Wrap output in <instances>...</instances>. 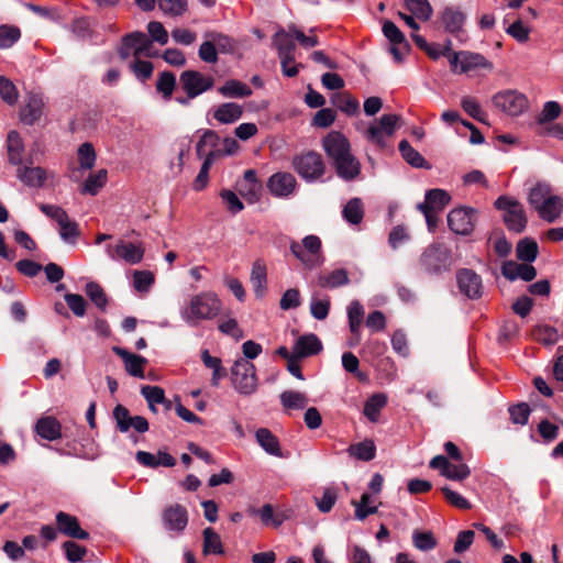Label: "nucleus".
Returning a JSON list of instances; mask_svg holds the SVG:
<instances>
[{
  "label": "nucleus",
  "mask_w": 563,
  "mask_h": 563,
  "mask_svg": "<svg viewBox=\"0 0 563 563\" xmlns=\"http://www.w3.org/2000/svg\"><path fill=\"white\" fill-rule=\"evenodd\" d=\"M322 147L334 162L339 176L353 179L360 174V163L351 154L349 140L340 132H330L322 141Z\"/></svg>",
  "instance_id": "obj_1"
},
{
  "label": "nucleus",
  "mask_w": 563,
  "mask_h": 563,
  "mask_svg": "<svg viewBox=\"0 0 563 563\" xmlns=\"http://www.w3.org/2000/svg\"><path fill=\"white\" fill-rule=\"evenodd\" d=\"M222 300L214 291H200L188 298L179 313L186 324L196 327L202 321L217 318L222 310Z\"/></svg>",
  "instance_id": "obj_2"
},
{
  "label": "nucleus",
  "mask_w": 563,
  "mask_h": 563,
  "mask_svg": "<svg viewBox=\"0 0 563 563\" xmlns=\"http://www.w3.org/2000/svg\"><path fill=\"white\" fill-rule=\"evenodd\" d=\"M528 201L548 222H553L561 214V199L547 183H537L529 191Z\"/></svg>",
  "instance_id": "obj_3"
},
{
  "label": "nucleus",
  "mask_w": 563,
  "mask_h": 563,
  "mask_svg": "<svg viewBox=\"0 0 563 563\" xmlns=\"http://www.w3.org/2000/svg\"><path fill=\"white\" fill-rule=\"evenodd\" d=\"M321 240L317 235H307L301 243L292 241L290 243V252L296 258L309 269L319 267L324 262L322 254Z\"/></svg>",
  "instance_id": "obj_4"
},
{
  "label": "nucleus",
  "mask_w": 563,
  "mask_h": 563,
  "mask_svg": "<svg viewBox=\"0 0 563 563\" xmlns=\"http://www.w3.org/2000/svg\"><path fill=\"white\" fill-rule=\"evenodd\" d=\"M449 64L451 71L456 75L468 74L479 69H493V63L485 56L470 51H453L449 56Z\"/></svg>",
  "instance_id": "obj_5"
},
{
  "label": "nucleus",
  "mask_w": 563,
  "mask_h": 563,
  "mask_svg": "<svg viewBox=\"0 0 563 563\" xmlns=\"http://www.w3.org/2000/svg\"><path fill=\"white\" fill-rule=\"evenodd\" d=\"M492 102L498 111L510 117L521 115L529 109V100L527 96L512 89L495 93Z\"/></svg>",
  "instance_id": "obj_6"
},
{
  "label": "nucleus",
  "mask_w": 563,
  "mask_h": 563,
  "mask_svg": "<svg viewBox=\"0 0 563 563\" xmlns=\"http://www.w3.org/2000/svg\"><path fill=\"white\" fill-rule=\"evenodd\" d=\"M400 117L397 114H384L378 121L373 122L365 131L368 142L378 147H385L387 141L394 135L399 125Z\"/></svg>",
  "instance_id": "obj_7"
},
{
  "label": "nucleus",
  "mask_w": 563,
  "mask_h": 563,
  "mask_svg": "<svg viewBox=\"0 0 563 563\" xmlns=\"http://www.w3.org/2000/svg\"><path fill=\"white\" fill-rule=\"evenodd\" d=\"M40 210L48 218L56 221L59 227V235L66 243H75L79 236L78 224L70 220L67 212L59 206L55 205H40Z\"/></svg>",
  "instance_id": "obj_8"
},
{
  "label": "nucleus",
  "mask_w": 563,
  "mask_h": 563,
  "mask_svg": "<svg viewBox=\"0 0 563 563\" xmlns=\"http://www.w3.org/2000/svg\"><path fill=\"white\" fill-rule=\"evenodd\" d=\"M232 383L240 394H253L257 388L255 366L245 360L236 361L232 367Z\"/></svg>",
  "instance_id": "obj_9"
},
{
  "label": "nucleus",
  "mask_w": 563,
  "mask_h": 563,
  "mask_svg": "<svg viewBox=\"0 0 563 563\" xmlns=\"http://www.w3.org/2000/svg\"><path fill=\"white\" fill-rule=\"evenodd\" d=\"M294 169L306 180L312 181L324 173V163L320 154L307 152L297 155L292 159Z\"/></svg>",
  "instance_id": "obj_10"
},
{
  "label": "nucleus",
  "mask_w": 563,
  "mask_h": 563,
  "mask_svg": "<svg viewBox=\"0 0 563 563\" xmlns=\"http://www.w3.org/2000/svg\"><path fill=\"white\" fill-rule=\"evenodd\" d=\"M497 209L503 211V218L509 230L521 232L527 224V218L522 206L507 197H499L495 201Z\"/></svg>",
  "instance_id": "obj_11"
},
{
  "label": "nucleus",
  "mask_w": 563,
  "mask_h": 563,
  "mask_svg": "<svg viewBox=\"0 0 563 563\" xmlns=\"http://www.w3.org/2000/svg\"><path fill=\"white\" fill-rule=\"evenodd\" d=\"M145 253L142 243H133L119 240L114 245L107 246V254L113 261H123L130 265L139 264Z\"/></svg>",
  "instance_id": "obj_12"
},
{
  "label": "nucleus",
  "mask_w": 563,
  "mask_h": 563,
  "mask_svg": "<svg viewBox=\"0 0 563 563\" xmlns=\"http://www.w3.org/2000/svg\"><path fill=\"white\" fill-rule=\"evenodd\" d=\"M180 86L187 95V99H194L212 88L214 80L209 75L197 70H185L181 73Z\"/></svg>",
  "instance_id": "obj_13"
},
{
  "label": "nucleus",
  "mask_w": 563,
  "mask_h": 563,
  "mask_svg": "<svg viewBox=\"0 0 563 563\" xmlns=\"http://www.w3.org/2000/svg\"><path fill=\"white\" fill-rule=\"evenodd\" d=\"M449 228L456 234L468 235L475 227V213L473 209L456 208L448 214Z\"/></svg>",
  "instance_id": "obj_14"
},
{
  "label": "nucleus",
  "mask_w": 563,
  "mask_h": 563,
  "mask_svg": "<svg viewBox=\"0 0 563 563\" xmlns=\"http://www.w3.org/2000/svg\"><path fill=\"white\" fill-rule=\"evenodd\" d=\"M297 188L295 176L287 172H278L273 174L267 180L268 191L278 198H287L291 196Z\"/></svg>",
  "instance_id": "obj_15"
},
{
  "label": "nucleus",
  "mask_w": 563,
  "mask_h": 563,
  "mask_svg": "<svg viewBox=\"0 0 563 563\" xmlns=\"http://www.w3.org/2000/svg\"><path fill=\"white\" fill-rule=\"evenodd\" d=\"M151 41H148L144 33L134 32L123 38V46L121 48V56L123 58L133 55L135 58L142 55L151 56L150 54Z\"/></svg>",
  "instance_id": "obj_16"
},
{
  "label": "nucleus",
  "mask_w": 563,
  "mask_h": 563,
  "mask_svg": "<svg viewBox=\"0 0 563 563\" xmlns=\"http://www.w3.org/2000/svg\"><path fill=\"white\" fill-rule=\"evenodd\" d=\"M56 525L58 531L69 538L86 540L89 537L88 532L80 528L78 519L67 512L56 514Z\"/></svg>",
  "instance_id": "obj_17"
},
{
  "label": "nucleus",
  "mask_w": 563,
  "mask_h": 563,
  "mask_svg": "<svg viewBox=\"0 0 563 563\" xmlns=\"http://www.w3.org/2000/svg\"><path fill=\"white\" fill-rule=\"evenodd\" d=\"M163 522L166 529L181 532L188 523V514L184 506L175 504L163 512Z\"/></svg>",
  "instance_id": "obj_18"
},
{
  "label": "nucleus",
  "mask_w": 563,
  "mask_h": 563,
  "mask_svg": "<svg viewBox=\"0 0 563 563\" xmlns=\"http://www.w3.org/2000/svg\"><path fill=\"white\" fill-rule=\"evenodd\" d=\"M19 179L30 187H42L46 181L54 179L53 172L42 167L23 166L18 169Z\"/></svg>",
  "instance_id": "obj_19"
},
{
  "label": "nucleus",
  "mask_w": 563,
  "mask_h": 563,
  "mask_svg": "<svg viewBox=\"0 0 563 563\" xmlns=\"http://www.w3.org/2000/svg\"><path fill=\"white\" fill-rule=\"evenodd\" d=\"M240 195L249 202L254 203L260 199L262 185L256 178V173L249 169L244 173L243 178L238 183Z\"/></svg>",
  "instance_id": "obj_20"
},
{
  "label": "nucleus",
  "mask_w": 563,
  "mask_h": 563,
  "mask_svg": "<svg viewBox=\"0 0 563 563\" xmlns=\"http://www.w3.org/2000/svg\"><path fill=\"white\" fill-rule=\"evenodd\" d=\"M45 103L41 96L30 95L21 109V120L26 124H33L44 114Z\"/></svg>",
  "instance_id": "obj_21"
},
{
  "label": "nucleus",
  "mask_w": 563,
  "mask_h": 563,
  "mask_svg": "<svg viewBox=\"0 0 563 563\" xmlns=\"http://www.w3.org/2000/svg\"><path fill=\"white\" fill-rule=\"evenodd\" d=\"M322 350V343L319 338L313 334H305L297 339L294 345V356L296 358L307 357L319 353Z\"/></svg>",
  "instance_id": "obj_22"
},
{
  "label": "nucleus",
  "mask_w": 563,
  "mask_h": 563,
  "mask_svg": "<svg viewBox=\"0 0 563 563\" xmlns=\"http://www.w3.org/2000/svg\"><path fill=\"white\" fill-rule=\"evenodd\" d=\"M36 434L47 441H55L62 437V426L59 421L51 416L41 417L34 427Z\"/></svg>",
  "instance_id": "obj_23"
},
{
  "label": "nucleus",
  "mask_w": 563,
  "mask_h": 563,
  "mask_svg": "<svg viewBox=\"0 0 563 563\" xmlns=\"http://www.w3.org/2000/svg\"><path fill=\"white\" fill-rule=\"evenodd\" d=\"M451 200L450 195L443 189H431L427 191L423 203L419 205L420 211L441 212Z\"/></svg>",
  "instance_id": "obj_24"
},
{
  "label": "nucleus",
  "mask_w": 563,
  "mask_h": 563,
  "mask_svg": "<svg viewBox=\"0 0 563 563\" xmlns=\"http://www.w3.org/2000/svg\"><path fill=\"white\" fill-rule=\"evenodd\" d=\"M113 352L123 360L125 369L130 375L140 378L144 377V365L146 363L144 357L118 346L113 347Z\"/></svg>",
  "instance_id": "obj_25"
},
{
  "label": "nucleus",
  "mask_w": 563,
  "mask_h": 563,
  "mask_svg": "<svg viewBox=\"0 0 563 563\" xmlns=\"http://www.w3.org/2000/svg\"><path fill=\"white\" fill-rule=\"evenodd\" d=\"M503 275L509 280L521 278L526 282L532 280L536 275V268L530 264H518L512 261H508L503 265Z\"/></svg>",
  "instance_id": "obj_26"
},
{
  "label": "nucleus",
  "mask_w": 563,
  "mask_h": 563,
  "mask_svg": "<svg viewBox=\"0 0 563 563\" xmlns=\"http://www.w3.org/2000/svg\"><path fill=\"white\" fill-rule=\"evenodd\" d=\"M364 317V308L362 303L358 300H352L350 305L347 306V319H349V327L350 331L354 335V341L350 342V346L356 345L361 338H360V331L361 325Z\"/></svg>",
  "instance_id": "obj_27"
},
{
  "label": "nucleus",
  "mask_w": 563,
  "mask_h": 563,
  "mask_svg": "<svg viewBox=\"0 0 563 563\" xmlns=\"http://www.w3.org/2000/svg\"><path fill=\"white\" fill-rule=\"evenodd\" d=\"M459 286L462 292L470 298H476L481 295L482 280L475 273L464 269L457 275Z\"/></svg>",
  "instance_id": "obj_28"
},
{
  "label": "nucleus",
  "mask_w": 563,
  "mask_h": 563,
  "mask_svg": "<svg viewBox=\"0 0 563 563\" xmlns=\"http://www.w3.org/2000/svg\"><path fill=\"white\" fill-rule=\"evenodd\" d=\"M243 114V107L235 102H225L213 110V118L222 124H232Z\"/></svg>",
  "instance_id": "obj_29"
},
{
  "label": "nucleus",
  "mask_w": 563,
  "mask_h": 563,
  "mask_svg": "<svg viewBox=\"0 0 563 563\" xmlns=\"http://www.w3.org/2000/svg\"><path fill=\"white\" fill-rule=\"evenodd\" d=\"M411 37L416 45L423 49L432 59H438L441 56H445L449 59L450 54L453 52L451 48L452 43L450 41H448L445 45L440 46L439 44H429L424 37L417 33H413Z\"/></svg>",
  "instance_id": "obj_30"
},
{
  "label": "nucleus",
  "mask_w": 563,
  "mask_h": 563,
  "mask_svg": "<svg viewBox=\"0 0 563 563\" xmlns=\"http://www.w3.org/2000/svg\"><path fill=\"white\" fill-rule=\"evenodd\" d=\"M250 280L255 295L262 297L267 285V268L263 261L257 260L253 263Z\"/></svg>",
  "instance_id": "obj_31"
},
{
  "label": "nucleus",
  "mask_w": 563,
  "mask_h": 563,
  "mask_svg": "<svg viewBox=\"0 0 563 563\" xmlns=\"http://www.w3.org/2000/svg\"><path fill=\"white\" fill-rule=\"evenodd\" d=\"M295 36L289 29L287 31L279 29L273 36V44L278 52L279 57L294 56L295 52Z\"/></svg>",
  "instance_id": "obj_32"
},
{
  "label": "nucleus",
  "mask_w": 563,
  "mask_h": 563,
  "mask_svg": "<svg viewBox=\"0 0 563 563\" xmlns=\"http://www.w3.org/2000/svg\"><path fill=\"white\" fill-rule=\"evenodd\" d=\"M202 553L203 555H220L223 554L224 548L222 544L221 537L211 527L206 528L202 531Z\"/></svg>",
  "instance_id": "obj_33"
},
{
  "label": "nucleus",
  "mask_w": 563,
  "mask_h": 563,
  "mask_svg": "<svg viewBox=\"0 0 563 563\" xmlns=\"http://www.w3.org/2000/svg\"><path fill=\"white\" fill-rule=\"evenodd\" d=\"M255 438L261 448L268 454L282 456L278 439L266 428H261L255 432Z\"/></svg>",
  "instance_id": "obj_34"
},
{
  "label": "nucleus",
  "mask_w": 563,
  "mask_h": 563,
  "mask_svg": "<svg viewBox=\"0 0 563 563\" xmlns=\"http://www.w3.org/2000/svg\"><path fill=\"white\" fill-rule=\"evenodd\" d=\"M107 181L108 172L107 169L101 168L88 176L82 184L80 191L82 194L95 196L106 186Z\"/></svg>",
  "instance_id": "obj_35"
},
{
  "label": "nucleus",
  "mask_w": 563,
  "mask_h": 563,
  "mask_svg": "<svg viewBox=\"0 0 563 563\" xmlns=\"http://www.w3.org/2000/svg\"><path fill=\"white\" fill-rule=\"evenodd\" d=\"M375 501V498L368 493H364L358 501L352 500V505L355 508V518L357 520H364L369 515L376 514L378 507Z\"/></svg>",
  "instance_id": "obj_36"
},
{
  "label": "nucleus",
  "mask_w": 563,
  "mask_h": 563,
  "mask_svg": "<svg viewBox=\"0 0 563 563\" xmlns=\"http://www.w3.org/2000/svg\"><path fill=\"white\" fill-rule=\"evenodd\" d=\"M219 92L227 98H243L252 95V89L244 82L231 79L225 81Z\"/></svg>",
  "instance_id": "obj_37"
},
{
  "label": "nucleus",
  "mask_w": 563,
  "mask_h": 563,
  "mask_svg": "<svg viewBox=\"0 0 563 563\" xmlns=\"http://www.w3.org/2000/svg\"><path fill=\"white\" fill-rule=\"evenodd\" d=\"M309 399L305 393L286 390L280 395V402L286 410H301Z\"/></svg>",
  "instance_id": "obj_38"
},
{
  "label": "nucleus",
  "mask_w": 563,
  "mask_h": 563,
  "mask_svg": "<svg viewBox=\"0 0 563 563\" xmlns=\"http://www.w3.org/2000/svg\"><path fill=\"white\" fill-rule=\"evenodd\" d=\"M406 9L418 20L428 21L432 15V7L428 0H404Z\"/></svg>",
  "instance_id": "obj_39"
},
{
  "label": "nucleus",
  "mask_w": 563,
  "mask_h": 563,
  "mask_svg": "<svg viewBox=\"0 0 563 563\" xmlns=\"http://www.w3.org/2000/svg\"><path fill=\"white\" fill-rule=\"evenodd\" d=\"M445 30L450 33H457L465 21L464 14L454 9H445L441 16Z\"/></svg>",
  "instance_id": "obj_40"
},
{
  "label": "nucleus",
  "mask_w": 563,
  "mask_h": 563,
  "mask_svg": "<svg viewBox=\"0 0 563 563\" xmlns=\"http://www.w3.org/2000/svg\"><path fill=\"white\" fill-rule=\"evenodd\" d=\"M387 397L384 394H375L368 398L364 406V415L372 422H376L380 410L385 407Z\"/></svg>",
  "instance_id": "obj_41"
},
{
  "label": "nucleus",
  "mask_w": 563,
  "mask_h": 563,
  "mask_svg": "<svg viewBox=\"0 0 563 563\" xmlns=\"http://www.w3.org/2000/svg\"><path fill=\"white\" fill-rule=\"evenodd\" d=\"M319 285L322 288H336L349 283V276L345 269H335L319 277Z\"/></svg>",
  "instance_id": "obj_42"
},
{
  "label": "nucleus",
  "mask_w": 563,
  "mask_h": 563,
  "mask_svg": "<svg viewBox=\"0 0 563 563\" xmlns=\"http://www.w3.org/2000/svg\"><path fill=\"white\" fill-rule=\"evenodd\" d=\"M9 159L12 164H21L23 153V142L20 134L11 131L7 139Z\"/></svg>",
  "instance_id": "obj_43"
},
{
  "label": "nucleus",
  "mask_w": 563,
  "mask_h": 563,
  "mask_svg": "<svg viewBox=\"0 0 563 563\" xmlns=\"http://www.w3.org/2000/svg\"><path fill=\"white\" fill-rule=\"evenodd\" d=\"M349 454L361 461H371L375 457V445L373 441L365 440L363 442L352 444L349 448Z\"/></svg>",
  "instance_id": "obj_44"
},
{
  "label": "nucleus",
  "mask_w": 563,
  "mask_h": 563,
  "mask_svg": "<svg viewBox=\"0 0 563 563\" xmlns=\"http://www.w3.org/2000/svg\"><path fill=\"white\" fill-rule=\"evenodd\" d=\"M399 151L402 158L413 167L420 168L427 165L426 159L416 151L408 141L402 140L399 143Z\"/></svg>",
  "instance_id": "obj_45"
},
{
  "label": "nucleus",
  "mask_w": 563,
  "mask_h": 563,
  "mask_svg": "<svg viewBox=\"0 0 563 563\" xmlns=\"http://www.w3.org/2000/svg\"><path fill=\"white\" fill-rule=\"evenodd\" d=\"M141 394L146 399L148 407L153 412H156V405L166 402L165 391L158 386H143L141 388Z\"/></svg>",
  "instance_id": "obj_46"
},
{
  "label": "nucleus",
  "mask_w": 563,
  "mask_h": 563,
  "mask_svg": "<svg viewBox=\"0 0 563 563\" xmlns=\"http://www.w3.org/2000/svg\"><path fill=\"white\" fill-rule=\"evenodd\" d=\"M364 216V208L361 199L353 198L351 199L343 209V217L344 219L352 223V224H358Z\"/></svg>",
  "instance_id": "obj_47"
},
{
  "label": "nucleus",
  "mask_w": 563,
  "mask_h": 563,
  "mask_svg": "<svg viewBox=\"0 0 563 563\" xmlns=\"http://www.w3.org/2000/svg\"><path fill=\"white\" fill-rule=\"evenodd\" d=\"M561 113V106L555 101H548L538 118L539 132L543 133L545 124L556 119Z\"/></svg>",
  "instance_id": "obj_48"
},
{
  "label": "nucleus",
  "mask_w": 563,
  "mask_h": 563,
  "mask_svg": "<svg viewBox=\"0 0 563 563\" xmlns=\"http://www.w3.org/2000/svg\"><path fill=\"white\" fill-rule=\"evenodd\" d=\"M413 547L420 551L433 550L438 541L431 531H419L415 530L412 533Z\"/></svg>",
  "instance_id": "obj_49"
},
{
  "label": "nucleus",
  "mask_w": 563,
  "mask_h": 563,
  "mask_svg": "<svg viewBox=\"0 0 563 563\" xmlns=\"http://www.w3.org/2000/svg\"><path fill=\"white\" fill-rule=\"evenodd\" d=\"M77 155L80 168L91 169L95 166L97 155L91 143H82L77 151Z\"/></svg>",
  "instance_id": "obj_50"
},
{
  "label": "nucleus",
  "mask_w": 563,
  "mask_h": 563,
  "mask_svg": "<svg viewBox=\"0 0 563 563\" xmlns=\"http://www.w3.org/2000/svg\"><path fill=\"white\" fill-rule=\"evenodd\" d=\"M176 86V78L169 71H163L158 75L156 89L162 93L164 99H170Z\"/></svg>",
  "instance_id": "obj_51"
},
{
  "label": "nucleus",
  "mask_w": 563,
  "mask_h": 563,
  "mask_svg": "<svg viewBox=\"0 0 563 563\" xmlns=\"http://www.w3.org/2000/svg\"><path fill=\"white\" fill-rule=\"evenodd\" d=\"M538 254V244L533 240H521L517 245V257L521 261L531 263Z\"/></svg>",
  "instance_id": "obj_52"
},
{
  "label": "nucleus",
  "mask_w": 563,
  "mask_h": 563,
  "mask_svg": "<svg viewBox=\"0 0 563 563\" xmlns=\"http://www.w3.org/2000/svg\"><path fill=\"white\" fill-rule=\"evenodd\" d=\"M21 32L12 25L0 26V49L9 48L19 41Z\"/></svg>",
  "instance_id": "obj_53"
},
{
  "label": "nucleus",
  "mask_w": 563,
  "mask_h": 563,
  "mask_svg": "<svg viewBox=\"0 0 563 563\" xmlns=\"http://www.w3.org/2000/svg\"><path fill=\"white\" fill-rule=\"evenodd\" d=\"M154 280L153 273L148 271H135L133 274V286L139 292H147Z\"/></svg>",
  "instance_id": "obj_54"
},
{
  "label": "nucleus",
  "mask_w": 563,
  "mask_h": 563,
  "mask_svg": "<svg viewBox=\"0 0 563 563\" xmlns=\"http://www.w3.org/2000/svg\"><path fill=\"white\" fill-rule=\"evenodd\" d=\"M201 358L203 364L213 371L212 383L213 385H218V380L224 376L221 360L214 356H211L208 350L202 351Z\"/></svg>",
  "instance_id": "obj_55"
},
{
  "label": "nucleus",
  "mask_w": 563,
  "mask_h": 563,
  "mask_svg": "<svg viewBox=\"0 0 563 563\" xmlns=\"http://www.w3.org/2000/svg\"><path fill=\"white\" fill-rule=\"evenodd\" d=\"M533 336L538 342L544 345H552L559 339L556 330L549 325L537 327L533 331Z\"/></svg>",
  "instance_id": "obj_56"
},
{
  "label": "nucleus",
  "mask_w": 563,
  "mask_h": 563,
  "mask_svg": "<svg viewBox=\"0 0 563 563\" xmlns=\"http://www.w3.org/2000/svg\"><path fill=\"white\" fill-rule=\"evenodd\" d=\"M461 107L468 115L475 120L479 122L485 121V113L475 98L464 97L461 101Z\"/></svg>",
  "instance_id": "obj_57"
},
{
  "label": "nucleus",
  "mask_w": 563,
  "mask_h": 563,
  "mask_svg": "<svg viewBox=\"0 0 563 563\" xmlns=\"http://www.w3.org/2000/svg\"><path fill=\"white\" fill-rule=\"evenodd\" d=\"M506 33L517 42L526 43L529 40L530 29L521 20H517L506 29Z\"/></svg>",
  "instance_id": "obj_58"
},
{
  "label": "nucleus",
  "mask_w": 563,
  "mask_h": 563,
  "mask_svg": "<svg viewBox=\"0 0 563 563\" xmlns=\"http://www.w3.org/2000/svg\"><path fill=\"white\" fill-rule=\"evenodd\" d=\"M218 328L222 333L232 336L236 341L244 336V333L239 327L238 321L233 318H225L220 320Z\"/></svg>",
  "instance_id": "obj_59"
},
{
  "label": "nucleus",
  "mask_w": 563,
  "mask_h": 563,
  "mask_svg": "<svg viewBox=\"0 0 563 563\" xmlns=\"http://www.w3.org/2000/svg\"><path fill=\"white\" fill-rule=\"evenodd\" d=\"M159 9L169 15H180L187 10L186 0H158Z\"/></svg>",
  "instance_id": "obj_60"
},
{
  "label": "nucleus",
  "mask_w": 563,
  "mask_h": 563,
  "mask_svg": "<svg viewBox=\"0 0 563 563\" xmlns=\"http://www.w3.org/2000/svg\"><path fill=\"white\" fill-rule=\"evenodd\" d=\"M0 96L2 100L9 104H13L18 100V90L15 86L3 76H0Z\"/></svg>",
  "instance_id": "obj_61"
},
{
  "label": "nucleus",
  "mask_w": 563,
  "mask_h": 563,
  "mask_svg": "<svg viewBox=\"0 0 563 563\" xmlns=\"http://www.w3.org/2000/svg\"><path fill=\"white\" fill-rule=\"evenodd\" d=\"M220 197L225 205L228 211L235 214L243 210L244 206L235 192L224 189L220 192Z\"/></svg>",
  "instance_id": "obj_62"
},
{
  "label": "nucleus",
  "mask_w": 563,
  "mask_h": 563,
  "mask_svg": "<svg viewBox=\"0 0 563 563\" xmlns=\"http://www.w3.org/2000/svg\"><path fill=\"white\" fill-rule=\"evenodd\" d=\"M383 33L386 38L390 42V44L398 45L400 43H406V38L404 33L399 30V27L391 21H385L383 24Z\"/></svg>",
  "instance_id": "obj_63"
},
{
  "label": "nucleus",
  "mask_w": 563,
  "mask_h": 563,
  "mask_svg": "<svg viewBox=\"0 0 563 563\" xmlns=\"http://www.w3.org/2000/svg\"><path fill=\"white\" fill-rule=\"evenodd\" d=\"M338 498L336 490L328 487L323 490L322 496L317 498V506L321 512H329L334 506Z\"/></svg>",
  "instance_id": "obj_64"
}]
</instances>
